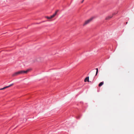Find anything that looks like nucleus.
Returning a JSON list of instances; mask_svg holds the SVG:
<instances>
[{"label":"nucleus","instance_id":"9","mask_svg":"<svg viewBox=\"0 0 134 134\" xmlns=\"http://www.w3.org/2000/svg\"><path fill=\"white\" fill-rule=\"evenodd\" d=\"M84 0H83V1L81 2V3H83Z\"/></svg>","mask_w":134,"mask_h":134},{"label":"nucleus","instance_id":"7","mask_svg":"<svg viewBox=\"0 0 134 134\" xmlns=\"http://www.w3.org/2000/svg\"><path fill=\"white\" fill-rule=\"evenodd\" d=\"M104 84V82H102L99 83V84L98 86L99 87H100L102 86Z\"/></svg>","mask_w":134,"mask_h":134},{"label":"nucleus","instance_id":"5","mask_svg":"<svg viewBox=\"0 0 134 134\" xmlns=\"http://www.w3.org/2000/svg\"><path fill=\"white\" fill-rule=\"evenodd\" d=\"M115 14H116L115 13H114L112 16H108L105 19L106 20H108L110 19L111 18H112L113 17V16L114 15H115Z\"/></svg>","mask_w":134,"mask_h":134},{"label":"nucleus","instance_id":"6","mask_svg":"<svg viewBox=\"0 0 134 134\" xmlns=\"http://www.w3.org/2000/svg\"><path fill=\"white\" fill-rule=\"evenodd\" d=\"M89 77H86L84 81L85 82H86L87 81L88 82L89 81Z\"/></svg>","mask_w":134,"mask_h":134},{"label":"nucleus","instance_id":"3","mask_svg":"<svg viewBox=\"0 0 134 134\" xmlns=\"http://www.w3.org/2000/svg\"><path fill=\"white\" fill-rule=\"evenodd\" d=\"M93 17H92L86 21L84 23L83 25L85 26L86 25L89 23L93 19Z\"/></svg>","mask_w":134,"mask_h":134},{"label":"nucleus","instance_id":"4","mask_svg":"<svg viewBox=\"0 0 134 134\" xmlns=\"http://www.w3.org/2000/svg\"><path fill=\"white\" fill-rule=\"evenodd\" d=\"M13 85V84H12L8 86H7L4 87L3 88L0 89V90H4L5 89H6L7 88H8Z\"/></svg>","mask_w":134,"mask_h":134},{"label":"nucleus","instance_id":"2","mask_svg":"<svg viewBox=\"0 0 134 134\" xmlns=\"http://www.w3.org/2000/svg\"><path fill=\"white\" fill-rule=\"evenodd\" d=\"M59 10H57L55 12V13L53 15L51 16L50 17L46 16L45 18L48 19H51L54 17L56 15L57 12H58Z\"/></svg>","mask_w":134,"mask_h":134},{"label":"nucleus","instance_id":"8","mask_svg":"<svg viewBox=\"0 0 134 134\" xmlns=\"http://www.w3.org/2000/svg\"><path fill=\"white\" fill-rule=\"evenodd\" d=\"M96 69V75H95V76L97 75V74H98V69L97 68Z\"/></svg>","mask_w":134,"mask_h":134},{"label":"nucleus","instance_id":"1","mask_svg":"<svg viewBox=\"0 0 134 134\" xmlns=\"http://www.w3.org/2000/svg\"><path fill=\"white\" fill-rule=\"evenodd\" d=\"M31 69H28L26 71L21 70L19 71H18L15 72L12 75V76L13 77H14L17 76L19 75L23 74H26Z\"/></svg>","mask_w":134,"mask_h":134},{"label":"nucleus","instance_id":"10","mask_svg":"<svg viewBox=\"0 0 134 134\" xmlns=\"http://www.w3.org/2000/svg\"><path fill=\"white\" fill-rule=\"evenodd\" d=\"M126 24H127V22H126Z\"/></svg>","mask_w":134,"mask_h":134}]
</instances>
